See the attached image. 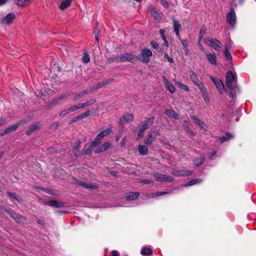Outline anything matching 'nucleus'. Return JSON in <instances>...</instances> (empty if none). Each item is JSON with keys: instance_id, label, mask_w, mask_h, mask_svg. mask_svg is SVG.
Listing matches in <instances>:
<instances>
[{"instance_id": "f257e3e1", "label": "nucleus", "mask_w": 256, "mask_h": 256, "mask_svg": "<svg viewBox=\"0 0 256 256\" xmlns=\"http://www.w3.org/2000/svg\"><path fill=\"white\" fill-rule=\"evenodd\" d=\"M236 82V74L232 71H228L226 74V85L230 90H233Z\"/></svg>"}, {"instance_id": "f03ea898", "label": "nucleus", "mask_w": 256, "mask_h": 256, "mask_svg": "<svg viewBox=\"0 0 256 256\" xmlns=\"http://www.w3.org/2000/svg\"><path fill=\"white\" fill-rule=\"evenodd\" d=\"M152 55V52L150 49L144 48L140 56V60L144 63H148L150 62V57Z\"/></svg>"}, {"instance_id": "7ed1b4c3", "label": "nucleus", "mask_w": 256, "mask_h": 256, "mask_svg": "<svg viewBox=\"0 0 256 256\" xmlns=\"http://www.w3.org/2000/svg\"><path fill=\"white\" fill-rule=\"evenodd\" d=\"M138 56L132 53L128 52L125 53L120 55V60L118 61L122 62H130L133 63L136 60H138Z\"/></svg>"}, {"instance_id": "20e7f679", "label": "nucleus", "mask_w": 256, "mask_h": 256, "mask_svg": "<svg viewBox=\"0 0 256 256\" xmlns=\"http://www.w3.org/2000/svg\"><path fill=\"white\" fill-rule=\"evenodd\" d=\"M112 132L110 128H108L102 131L96 138L95 140L92 142V146H96L100 143L102 138L106 136H108Z\"/></svg>"}, {"instance_id": "39448f33", "label": "nucleus", "mask_w": 256, "mask_h": 256, "mask_svg": "<svg viewBox=\"0 0 256 256\" xmlns=\"http://www.w3.org/2000/svg\"><path fill=\"white\" fill-rule=\"evenodd\" d=\"M226 20L230 26L234 28L236 23V16L234 9H231L230 11L227 14Z\"/></svg>"}, {"instance_id": "423d86ee", "label": "nucleus", "mask_w": 256, "mask_h": 256, "mask_svg": "<svg viewBox=\"0 0 256 256\" xmlns=\"http://www.w3.org/2000/svg\"><path fill=\"white\" fill-rule=\"evenodd\" d=\"M5 212L8 214L16 222L19 224H23L24 222L26 220L22 216L8 210H5Z\"/></svg>"}, {"instance_id": "0eeeda50", "label": "nucleus", "mask_w": 256, "mask_h": 256, "mask_svg": "<svg viewBox=\"0 0 256 256\" xmlns=\"http://www.w3.org/2000/svg\"><path fill=\"white\" fill-rule=\"evenodd\" d=\"M210 79L214 84L218 90L220 94H222L224 89V85L220 80H217L214 76H210Z\"/></svg>"}, {"instance_id": "6e6552de", "label": "nucleus", "mask_w": 256, "mask_h": 256, "mask_svg": "<svg viewBox=\"0 0 256 256\" xmlns=\"http://www.w3.org/2000/svg\"><path fill=\"white\" fill-rule=\"evenodd\" d=\"M206 44L212 48L216 50H218L220 48L222 45L220 41L216 39H211L208 40L206 42Z\"/></svg>"}, {"instance_id": "1a4fd4ad", "label": "nucleus", "mask_w": 256, "mask_h": 256, "mask_svg": "<svg viewBox=\"0 0 256 256\" xmlns=\"http://www.w3.org/2000/svg\"><path fill=\"white\" fill-rule=\"evenodd\" d=\"M154 176L160 182H171L174 180L172 176L162 174L156 173L154 174Z\"/></svg>"}, {"instance_id": "9d476101", "label": "nucleus", "mask_w": 256, "mask_h": 256, "mask_svg": "<svg viewBox=\"0 0 256 256\" xmlns=\"http://www.w3.org/2000/svg\"><path fill=\"white\" fill-rule=\"evenodd\" d=\"M154 120V116H151V117L149 118L148 119H147L144 121V122L142 126L140 127V128L143 129L144 130H148L152 124Z\"/></svg>"}, {"instance_id": "9b49d317", "label": "nucleus", "mask_w": 256, "mask_h": 256, "mask_svg": "<svg viewBox=\"0 0 256 256\" xmlns=\"http://www.w3.org/2000/svg\"><path fill=\"white\" fill-rule=\"evenodd\" d=\"M134 116L131 114H124L120 119V124H125L132 120Z\"/></svg>"}, {"instance_id": "f8f14e48", "label": "nucleus", "mask_w": 256, "mask_h": 256, "mask_svg": "<svg viewBox=\"0 0 256 256\" xmlns=\"http://www.w3.org/2000/svg\"><path fill=\"white\" fill-rule=\"evenodd\" d=\"M163 81L164 83L166 88L171 92L174 93L176 91L174 86L171 84L169 81L166 78H164Z\"/></svg>"}, {"instance_id": "ddd939ff", "label": "nucleus", "mask_w": 256, "mask_h": 256, "mask_svg": "<svg viewBox=\"0 0 256 256\" xmlns=\"http://www.w3.org/2000/svg\"><path fill=\"white\" fill-rule=\"evenodd\" d=\"M76 110L77 107H76V105H74L61 112L60 114V116H64L68 114L70 112H74V111H76Z\"/></svg>"}, {"instance_id": "4468645a", "label": "nucleus", "mask_w": 256, "mask_h": 256, "mask_svg": "<svg viewBox=\"0 0 256 256\" xmlns=\"http://www.w3.org/2000/svg\"><path fill=\"white\" fill-rule=\"evenodd\" d=\"M206 57L212 64L216 65V56L214 53L208 54H206Z\"/></svg>"}, {"instance_id": "2eb2a0df", "label": "nucleus", "mask_w": 256, "mask_h": 256, "mask_svg": "<svg viewBox=\"0 0 256 256\" xmlns=\"http://www.w3.org/2000/svg\"><path fill=\"white\" fill-rule=\"evenodd\" d=\"M15 18V15L13 13L8 14L2 20V22L9 24L12 22Z\"/></svg>"}, {"instance_id": "dca6fc26", "label": "nucleus", "mask_w": 256, "mask_h": 256, "mask_svg": "<svg viewBox=\"0 0 256 256\" xmlns=\"http://www.w3.org/2000/svg\"><path fill=\"white\" fill-rule=\"evenodd\" d=\"M110 143L105 142L102 144V146L96 149L95 150V152L96 154L102 152L107 150L110 147Z\"/></svg>"}, {"instance_id": "f3484780", "label": "nucleus", "mask_w": 256, "mask_h": 256, "mask_svg": "<svg viewBox=\"0 0 256 256\" xmlns=\"http://www.w3.org/2000/svg\"><path fill=\"white\" fill-rule=\"evenodd\" d=\"M192 172L189 170H180L176 171L174 174L176 176H188L192 174Z\"/></svg>"}, {"instance_id": "a211bd4d", "label": "nucleus", "mask_w": 256, "mask_h": 256, "mask_svg": "<svg viewBox=\"0 0 256 256\" xmlns=\"http://www.w3.org/2000/svg\"><path fill=\"white\" fill-rule=\"evenodd\" d=\"M46 204L55 208H61L64 206V204L62 202H59L56 200H50L46 202Z\"/></svg>"}, {"instance_id": "6ab92c4d", "label": "nucleus", "mask_w": 256, "mask_h": 256, "mask_svg": "<svg viewBox=\"0 0 256 256\" xmlns=\"http://www.w3.org/2000/svg\"><path fill=\"white\" fill-rule=\"evenodd\" d=\"M173 22H174V31L175 32L176 35L177 36L179 37V36H180L179 30L181 27V25H180V22L174 19L173 20Z\"/></svg>"}, {"instance_id": "aec40b11", "label": "nucleus", "mask_w": 256, "mask_h": 256, "mask_svg": "<svg viewBox=\"0 0 256 256\" xmlns=\"http://www.w3.org/2000/svg\"><path fill=\"white\" fill-rule=\"evenodd\" d=\"M165 114L168 116L170 118H174V119H178L179 118V116L178 114H177L175 111L172 110H166L165 111Z\"/></svg>"}, {"instance_id": "412c9836", "label": "nucleus", "mask_w": 256, "mask_h": 256, "mask_svg": "<svg viewBox=\"0 0 256 256\" xmlns=\"http://www.w3.org/2000/svg\"><path fill=\"white\" fill-rule=\"evenodd\" d=\"M140 196L139 192H130L126 197V200H136Z\"/></svg>"}, {"instance_id": "4be33fe9", "label": "nucleus", "mask_w": 256, "mask_h": 256, "mask_svg": "<svg viewBox=\"0 0 256 256\" xmlns=\"http://www.w3.org/2000/svg\"><path fill=\"white\" fill-rule=\"evenodd\" d=\"M154 140L155 137L153 136L152 132H150L148 135V137L145 140L144 144L147 145L151 144Z\"/></svg>"}, {"instance_id": "5701e85b", "label": "nucleus", "mask_w": 256, "mask_h": 256, "mask_svg": "<svg viewBox=\"0 0 256 256\" xmlns=\"http://www.w3.org/2000/svg\"><path fill=\"white\" fill-rule=\"evenodd\" d=\"M79 185L84 186V188H88V189H94L96 188L97 186L96 185L90 184V183H86L84 182H79Z\"/></svg>"}, {"instance_id": "b1692460", "label": "nucleus", "mask_w": 256, "mask_h": 256, "mask_svg": "<svg viewBox=\"0 0 256 256\" xmlns=\"http://www.w3.org/2000/svg\"><path fill=\"white\" fill-rule=\"evenodd\" d=\"M62 3L59 6L61 10L66 8L72 2V0H62Z\"/></svg>"}, {"instance_id": "393cba45", "label": "nucleus", "mask_w": 256, "mask_h": 256, "mask_svg": "<svg viewBox=\"0 0 256 256\" xmlns=\"http://www.w3.org/2000/svg\"><path fill=\"white\" fill-rule=\"evenodd\" d=\"M141 254L143 256H150L152 254V250L149 248H144L140 252Z\"/></svg>"}, {"instance_id": "a878e982", "label": "nucleus", "mask_w": 256, "mask_h": 256, "mask_svg": "<svg viewBox=\"0 0 256 256\" xmlns=\"http://www.w3.org/2000/svg\"><path fill=\"white\" fill-rule=\"evenodd\" d=\"M138 151L142 155H146L148 152L147 147L144 145H139L138 146Z\"/></svg>"}, {"instance_id": "bb28decb", "label": "nucleus", "mask_w": 256, "mask_h": 256, "mask_svg": "<svg viewBox=\"0 0 256 256\" xmlns=\"http://www.w3.org/2000/svg\"><path fill=\"white\" fill-rule=\"evenodd\" d=\"M151 14L154 18L156 20H158L160 18V14L157 12L156 10L154 8H152L150 9Z\"/></svg>"}, {"instance_id": "cd10ccee", "label": "nucleus", "mask_w": 256, "mask_h": 256, "mask_svg": "<svg viewBox=\"0 0 256 256\" xmlns=\"http://www.w3.org/2000/svg\"><path fill=\"white\" fill-rule=\"evenodd\" d=\"M202 180L199 178L193 179L190 180L188 182L184 184V186H191L196 184H200Z\"/></svg>"}, {"instance_id": "c85d7f7f", "label": "nucleus", "mask_w": 256, "mask_h": 256, "mask_svg": "<svg viewBox=\"0 0 256 256\" xmlns=\"http://www.w3.org/2000/svg\"><path fill=\"white\" fill-rule=\"evenodd\" d=\"M233 138V135L229 132H227L226 134L224 136H223L220 138V140L221 142H224L232 139Z\"/></svg>"}, {"instance_id": "c756f323", "label": "nucleus", "mask_w": 256, "mask_h": 256, "mask_svg": "<svg viewBox=\"0 0 256 256\" xmlns=\"http://www.w3.org/2000/svg\"><path fill=\"white\" fill-rule=\"evenodd\" d=\"M20 126V124H18L8 126L5 130V134H8L12 131L16 130Z\"/></svg>"}, {"instance_id": "7c9ffc66", "label": "nucleus", "mask_w": 256, "mask_h": 256, "mask_svg": "<svg viewBox=\"0 0 256 256\" xmlns=\"http://www.w3.org/2000/svg\"><path fill=\"white\" fill-rule=\"evenodd\" d=\"M90 111H86L85 112L81 114L78 117L76 118L74 120H72V122L84 118L88 117L90 115Z\"/></svg>"}, {"instance_id": "2f4dec72", "label": "nucleus", "mask_w": 256, "mask_h": 256, "mask_svg": "<svg viewBox=\"0 0 256 256\" xmlns=\"http://www.w3.org/2000/svg\"><path fill=\"white\" fill-rule=\"evenodd\" d=\"M31 0H16V4L20 6H26L30 3Z\"/></svg>"}, {"instance_id": "473e14b6", "label": "nucleus", "mask_w": 256, "mask_h": 256, "mask_svg": "<svg viewBox=\"0 0 256 256\" xmlns=\"http://www.w3.org/2000/svg\"><path fill=\"white\" fill-rule=\"evenodd\" d=\"M176 84L178 86L182 89L184 90L186 92H188L190 90V88L186 84H184L182 82H176Z\"/></svg>"}, {"instance_id": "72a5a7b5", "label": "nucleus", "mask_w": 256, "mask_h": 256, "mask_svg": "<svg viewBox=\"0 0 256 256\" xmlns=\"http://www.w3.org/2000/svg\"><path fill=\"white\" fill-rule=\"evenodd\" d=\"M113 81H114V78H110L108 80H104L102 82H100L99 84H98V86H96V88H101L104 86L108 84L111 83Z\"/></svg>"}, {"instance_id": "f704fd0d", "label": "nucleus", "mask_w": 256, "mask_h": 256, "mask_svg": "<svg viewBox=\"0 0 256 256\" xmlns=\"http://www.w3.org/2000/svg\"><path fill=\"white\" fill-rule=\"evenodd\" d=\"M202 94V98L205 101V102L208 103L210 102V98L208 96V94L207 92V90L206 88L204 90L200 91Z\"/></svg>"}, {"instance_id": "c9c22d12", "label": "nucleus", "mask_w": 256, "mask_h": 256, "mask_svg": "<svg viewBox=\"0 0 256 256\" xmlns=\"http://www.w3.org/2000/svg\"><path fill=\"white\" fill-rule=\"evenodd\" d=\"M38 128V126L36 124H34L30 126L28 130L26 132L28 135H30L35 130Z\"/></svg>"}, {"instance_id": "e433bc0d", "label": "nucleus", "mask_w": 256, "mask_h": 256, "mask_svg": "<svg viewBox=\"0 0 256 256\" xmlns=\"http://www.w3.org/2000/svg\"><path fill=\"white\" fill-rule=\"evenodd\" d=\"M7 194L12 199H14L18 202H20L22 200V198L20 197L16 196L15 194H14V193H12L10 192H8Z\"/></svg>"}, {"instance_id": "4c0bfd02", "label": "nucleus", "mask_w": 256, "mask_h": 256, "mask_svg": "<svg viewBox=\"0 0 256 256\" xmlns=\"http://www.w3.org/2000/svg\"><path fill=\"white\" fill-rule=\"evenodd\" d=\"M80 144V140H78L76 142V146H74V152L76 156H78L80 154L78 149H79Z\"/></svg>"}, {"instance_id": "58836bf2", "label": "nucleus", "mask_w": 256, "mask_h": 256, "mask_svg": "<svg viewBox=\"0 0 256 256\" xmlns=\"http://www.w3.org/2000/svg\"><path fill=\"white\" fill-rule=\"evenodd\" d=\"M190 78L193 82L198 80V75L196 72L191 70L190 72Z\"/></svg>"}, {"instance_id": "ea45409f", "label": "nucleus", "mask_w": 256, "mask_h": 256, "mask_svg": "<svg viewBox=\"0 0 256 256\" xmlns=\"http://www.w3.org/2000/svg\"><path fill=\"white\" fill-rule=\"evenodd\" d=\"M194 83L198 87L200 91L206 88L202 82H201L199 79Z\"/></svg>"}, {"instance_id": "a19ab883", "label": "nucleus", "mask_w": 256, "mask_h": 256, "mask_svg": "<svg viewBox=\"0 0 256 256\" xmlns=\"http://www.w3.org/2000/svg\"><path fill=\"white\" fill-rule=\"evenodd\" d=\"M120 55H117L116 56H114L113 57L110 58H108V60L109 62H122L118 61L120 60Z\"/></svg>"}, {"instance_id": "79ce46f5", "label": "nucleus", "mask_w": 256, "mask_h": 256, "mask_svg": "<svg viewBox=\"0 0 256 256\" xmlns=\"http://www.w3.org/2000/svg\"><path fill=\"white\" fill-rule=\"evenodd\" d=\"M204 160V158L200 157L199 158L196 159L194 160V164L196 166H198L202 164Z\"/></svg>"}, {"instance_id": "37998d69", "label": "nucleus", "mask_w": 256, "mask_h": 256, "mask_svg": "<svg viewBox=\"0 0 256 256\" xmlns=\"http://www.w3.org/2000/svg\"><path fill=\"white\" fill-rule=\"evenodd\" d=\"M192 118L195 124L198 125L200 128H203L204 123L202 122L198 118L195 116H192Z\"/></svg>"}, {"instance_id": "c03bdc74", "label": "nucleus", "mask_w": 256, "mask_h": 256, "mask_svg": "<svg viewBox=\"0 0 256 256\" xmlns=\"http://www.w3.org/2000/svg\"><path fill=\"white\" fill-rule=\"evenodd\" d=\"M206 28L204 26H202L200 28V41L201 40L202 38L204 37V36L206 32Z\"/></svg>"}, {"instance_id": "a18cd8bd", "label": "nucleus", "mask_w": 256, "mask_h": 256, "mask_svg": "<svg viewBox=\"0 0 256 256\" xmlns=\"http://www.w3.org/2000/svg\"><path fill=\"white\" fill-rule=\"evenodd\" d=\"M144 131H145L144 130L140 128V129L138 132V136L136 138L137 140H139L141 139L144 136Z\"/></svg>"}, {"instance_id": "49530a36", "label": "nucleus", "mask_w": 256, "mask_h": 256, "mask_svg": "<svg viewBox=\"0 0 256 256\" xmlns=\"http://www.w3.org/2000/svg\"><path fill=\"white\" fill-rule=\"evenodd\" d=\"M82 62L85 64H87L90 61V56L87 53L84 54V55L82 58Z\"/></svg>"}, {"instance_id": "de8ad7c7", "label": "nucleus", "mask_w": 256, "mask_h": 256, "mask_svg": "<svg viewBox=\"0 0 256 256\" xmlns=\"http://www.w3.org/2000/svg\"><path fill=\"white\" fill-rule=\"evenodd\" d=\"M95 102L96 100L94 99H90L88 100H87L86 102L83 103V106H84V107H86L90 105H92Z\"/></svg>"}, {"instance_id": "09e8293b", "label": "nucleus", "mask_w": 256, "mask_h": 256, "mask_svg": "<svg viewBox=\"0 0 256 256\" xmlns=\"http://www.w3.org/2000/svg\"><path fill=\"white\" fill-rule=\"evenodd\" d=\"M95 146H92V142L91 143V144L89 146V148H88L86 150H85L84 154H90L92 152V150L94 149V148Z\"/></svg>"}, {"instance_id": "8fccbe9b", "label": "nucleus", "mask_w": 256, "mask_h": 256, "mask_svg": "<svg viewBox=\"0 0 256 256\" xmlns=\"http://www.w3.org/2000/svg\"><path fill=\"white\" fill-rule=\"evenodd\" d=\"M224 56L228 60H230L232 59V56L230 53L228 51V48H226L224 52Z\"/></svg>"}, {"instance_id": "3c124183", "label": "nucleus", "mask_w": 256, "mask_h": 256, "mask_svg": "<svg viewBox=\"0 0 256 256\" xmlns=\"http://www.w3.org/2000/svg\"><path fill=\"white\" fill-rule=\"evenodd\" d=\"M169 192H156L154 194H152V198H154V197H156V196H162V195H164V194H168Z\"/></svg>"}, {"instance_id": "603ef678", "label": "nucleus", "mask_w": 256, "mask_h": 256, "mask_svg": "<svg viewBox=\"0 0 256 256\" xmlns=\"http://www.w3.org/2000/svg\"><path fill=\"white\" fill-rule=\"evenodd\" d=\"M82 96H83V95L80 92L78 94H76L74 96L73 99L74 101H76V100H79L80 98Z\"/></svg>"}, {"instance_id": "864d4df0", "label": "nucleus", "mask_w": 256, "mask_h": 256, "mask_svg": "<svg viewBox=\"0 0 256 256\" xmlns=\"http://www.w3.org/2000/svg\"><path fill=\"white\" fill-rule=\"evenodd\" d=\"M164 58H166L169 62L171 64L174 62L173 58L167 54H164Z\"/></svg>"}, {"instance_id": "5fc2aeb1", "label": "nucleus", "mask_w": 256, "mask_h": 256, "mask_svg": "<svg viewBox=\"0 0 256 256\" xmlns=\"http://www.w3.org/2000/svg\"><path fill=\"white\" fill-rule=\"evenodd\" d=\"M150 44L152 47L154 48L157 49L158 48V44L156 42L152 41L150 43Z\"/></svg>"}, {"instance_id": "6e6d98bb", "label": "nucleus", "mask_w": 256, "mask_h": 256, "mask_svg": "<svg viewBox=\"0 0 256 256\" xmlns=\"http://www.w3.org/2000/svg\"><path fill=\"white\" fill-rule=\"evenodd\" d=\"M160 32L162 40H166V38L164 36L165 30L164 29L160 30Z\"/></svg>"}, {"instance_id": "4d7b16f0", "label": "nucleus", "mask_w": 256, "mask_h": 256, "mask_svg": "<svg viewBox=\"0 0 256 256\" xmlns=\"http://www.w3.org/2000/svg\"><path fill=\"white\" fill-rule=\"evenodd\" d=\"M184 129L188 132L190 133V134L194 135V132L188 126H184Z\"/></svg>"}, {"instance_id": "13d9d810", "label": "nucleus", "mask_w": 256, "mask_h": 256, "mask_svg": "<svg viewBox=\"0 0 256 256\" xmlns=\"http://www.w3.org/2000/svg\"><path fill=\"white\" fill-rule=\"evenodd\" d=\"M162 2L166 8H168L169 7V4L166 0H162Z\"/></svg>"}, {"instance_id": "bf43d9fd", "label": "nucleus", "mask_w": 256, "mask_h": 256, "mask_svg": "<svg viewBox=\"0 0 256 256\" xmlns=\"http://www.w3.org/2000/svg\"><path fill=\"white\" fill-rule=\"evenodd\" d=\"M182 45L183 46L184 48H185V49H186L187 50V44H186V40H182Z\"/></svg>"}, {"instance_id": "052dcab7", "label": "nucleus", "mask_w": 256, "mask_h": 256, "mask_svg": "<svg viewBox=\"0 0 256 256\" xmlns=\"http://www.w3.org/2000/svg\"><path fill=\"white\" fill-rule=\"evenodd\" d=\"M76 107H77V110L80 108H84V106H83V104H78L76 105Z\"/></svg>"}, {"instance_id": "680f3d73", "label": "nucleus", "mask_w": 256, "mask_h": 256, "mask_svg": "<svg viewBox=\"0 0 256 256\" xmlns=\"http://www.w3.org/2000/svg\"><path fill=\"white\" fill-rule=\"evenodd\" d=\"M126 139L124 138L121 140L120 144L121 146H124L126 144Z\"/></svg>"}, {"instance_id": "e2e57ef3", "label": "nucleus", "mask_w": 256, "mask_h": 256, "mask_svg": "<svg viewBox=\"0 0 256 256\" xmlns=\"http://www.w3.org/2000/svg\"><path fill=\"white\" fill-rule=\"evenodd\" d=\"M142 182L144 184H148L152 182L151 180H142Z\"/></svg>"}, {"instance_id": "0e129e2a", "label": "nucleus", "mask_w": 256, "mask_h": 256, "mask_svg": "<svg viewBox=\"0 0 256 256\" xmlns=\"http://www.w3.org/2000/svg\"><path fill=\"white\" fill-rule=\"evenodd\" d=\"M112 256H118V253L116 250H112Z\"/></svg>"}, {"instance_id": "69168bd1", "label": "nucleus", "mask_w": 256, "mask_h": 256, "mask_svg": "<svg viewBox=\"0 0 256 256\" xmlns=\"http://www.w3.org/2000/svg\"><path fill=\"white\" fill-rule=\"evenodd\" d=\"M7 2V0H0V6H2L5 4Z\"/></svg>"}, {"instance_id": "338daca9", "label": "nucleus", "mask_w": 256, "mask_h": 256, "mask_svg": "<svg viewBox=\"0 0 256 256\" xmlns=\"http://www.w3.org/2000/svg\"><path fill=\"white\" fill-rule=\"evenodd\" d=\"M81 92L82 94V95H84V94L88 93L89 92V90H84Z\"/></svg>"}, {"instance_id": "774afa93", "label": "nucleus", "mask_w": 256, "mask_h": 256, "mask_svg": "<svg viewBox=\"0 0 256 256\" xmlns=\"http://www.w3.org/2000/svg\"><path fill=\"white\" fill-rule=\"evenodd\" d=\"M198 46H199V48H200V50H204V48L202 46L200 43V40H198Z\"/></svg>"}]
</instances>
